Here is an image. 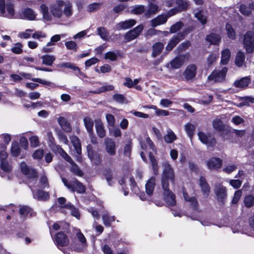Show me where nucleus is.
Instances as JSON below:
<instances>
[{"mask_svg":"<svg viewBox=\"0 0 254 254\" xmlns=\"http://www.w3.org/2000/svg\"><path fill=\"white\" fill-rule=\"evenodd\" d=\"M102 220L104 224L106 226H110L111 223L115 220L114 216H111L108 213H105L102 215Z\"/></svg>","mask_w":254,"mask_h":254,"instance_id":"40","label":"nucleus"},{"mask_svg":"<svg viewBox=\"0 0 254 254\" xmlns=\"http://www.w3.org/2000/svg\"><path fill=\"white\" fill-rule=\"evenodd\" d=\"M11 51L15 54H20L22 52V45L19 43H16L14 46L11 49Z\"/></svg>","mask_w":254,"mask_h":254,"instance_id":"64","label":"nucleus"},{"mask_svg":"<svg viewBox=\"0 0 254 254\" xmlns=\"http://www.w3.org/2000/svg\"><path fill=\"white\" fill-rule=\"evenodd\" d=\"M198 137L201 142L207 146H213L215 143V140L213 138L208 137L205 133L199 132Z\"/></svg>","mask_w":254,"mask_h":254,"instance_id":"18","label":"nucleus"},{"mask_svg":"<svg viewBox=\"0 0 254 254\" xmlns=\"http://www.w3.org/2000/svg\"><path fill=\"white\" fill-rule=\"evenodd\" d=\"M213 127L215 129L219 131L223 130L224 128L222 121L220 119H216L213 121Z\"/></svg>","mask_w":254,"mask_h":254,"instance_id":"52","label":"nucleus"},{"mask_svg":"<svg viewBox=\"0 0 254 254\" xmlns=\"http://www.w3.org/2000/svg\"><path fill=\"white\" fill-rule=\"evenodd\" d=\"M218 57V55L215 54H212L210 55L208 57L207 60V65L209 66L211 64H212Z\"/></svg>","mask_w":254,"mask_h":254,"instance_id":"63","label":"nucleus"},{"mask_svg":"<svg viewBox=\"0 0 254 254\" xmlns=\"http://www.w3.org/2000/svg\"><path fill=\"white\" fill-rule=\"evenodd\" d=\"M88 156L91 161L95 164H97L99 161V157L97 154H94L91 145L87 146Z\"/></svg>","mask_w":254,"mask_h":254,"instance_id":"32","label":"nucleus"},{"mask_svg":"<svg viewBox=\"0 0 254 254\" xmlns=\"http://www.w3.org/2000/svg\"><path fill=\"white\" fill-rule=\"evenodd\" d=\"M55 241L58 247L66 246L68 244L69 240L67 236L63 232L58 233L55 237Z\"/></svg>","mask_w":254,"mask_h":254,"instance_id":"13","label":"nucleus"},{"mask_svg":"<svg viewBox=\"0 0 254 254\" xmlns=\"http://www.w3.org/2000/svg\"><path fill=\"white\" fill-rule=\"evenodd\" d=\"M242 194V192L241 190H238L236 191L234 193V197L232 200L233 204H236L239 200Z\"/></svg>","mask_w":254,"mask_h":254,"instance_id":"62","label":"nucleus"},{"mask_svg":"<svg viewBox=\"0 0 254 254\" xmlns=\"http://www.w3.org/2000/svg\"><path fill=\"white\" fill-rule=\"evenodd\" d=\"M245 60V54L241 51H239L237 54L235 59V64L236 65L239 67L242 66L244 64Z\"/></svg>","mask_w":254,"mask_h":254,"instance_id":"37","label":"nucleus"},{"mask_svg":"<svg viewBox=\"0 0 254 254\" xmlns=\"http://www.w3.org/2000/svg\"><path fill=\"white\" fill-rule=\"evenodd\" d=\"M145 11V8L143 5H139L135 6L132 11L133 13L135 14H139L143 13Z\"/></svg>","mask_w":254,"mask_h":254,"instance_id":"60","label":"nucleus"},{"mask_svg":"<svg viewBox=\"0 0 254 254\" xmlns=\"http://www.w3.org/2000/svg\"><path fill=\"white\" fill-rule=\"evenodd\" d=\"M44 154V150L42 149H38L33 153V158L37 160H41L43 158Z\"/></svg>","mask_w":254,"mask_h":254,"instance_id":"53","label":"nucleus"},{"mask_svg":"<svg viewBox=\"0 0 254 254\" xmlns=\"http://www.w3.org/2000/svg\"><path fill=\"white\" fill-rule=\"evenodd\" d=\"M244 202L246 207H252L254 205V196L253 195H247L244 198Z\"/></svg>","mask_w":254,"mask_h":254,"instance_id":"45","label":"nucleus"},{"mask_svg":"<svg viewBox=\"0 0 254 254\" xmlns=\"http://www.w3.org/2000/svg\"><path fill=\"white\" fill-rule=\"evenodd\" d=\"M159 11L158 6L155 4L150 3L148 5L147 11L145 12V15L149 16L152 14H155Z\"/></svg>","mask_w":254,"mask_h":254,"instance_id":"42","label":"nucleus"},{"mask_svg":"<svg viewBox=\"0 0 254 254\" xmlns=\"http://www.w3.org/2000/svg\"><path fill=\"white\" fill-rule=\"evenodd\" d=\"M226 30L228 37L231 39H234L235 38V32L232 28V26L229 24L226 25Z\"/></svg>","mask_w":254,"mask_h":254,"instance_id":"50","label":"nucleus"},{"mask_svg":"<svg viewBox=\"0 0 254 254\" xmlns=\"http://www.w3.org/2000/svg\"><path fill=\"white\" fill-rule=\"evenodd\" d=\"M5 149V145L0 144V167L4 171L8 172L11 170V165L7 159L8 154Z\"/></svg>","mask_w":254,"mask_h":254,"instance_id":"4","label":"nucleus"},{"mask_svg":"<svg viewBox=\"0 0 254 254\" xmlns=\"http://www.w3.org/2000/svg\"><path fill=\"white\" fill-rule=\"evenodd\" d=\"M199 184L203 193L207 195L210 191V188L204 177L200 178Z\"/></svg>","mask_w":254,"mask_h":254,"instance_id":"31","label":"nucleus"},{"mask_svg":"<svg viewBox=\"0 0 254 254\" xmlns=\"http://www.w3.org/2000/svg\"><path fill=\"white\" fill-rule=\"evenodd\" d=\"M136 24V20L134 19H129L119 23L117 25V29L119 30H126L133 27Z\"/></svg>","mask_w":254,"mask_h":254,"instance_id":"19","label":"nucleus"},{"mask_svg":"<svg viewBox=\"0 0 254 254\" xmlns=\"http://www.w3.org/2000/svg\"><path fill=\"white\" fill-rule=\"evenodd\" d=\"M20 149L17 142H12L11 147V153L13 156L17 157L20 154Z\"/></svg>","mask_w":254,"mask_h":254,"instance_id":"46","label":"nucleus"},{"mask_svg":"<svg viewBox=\"0 0 254 254\" xmlns=\"http://www.w3.org/2000/svg\"><path fill=\"white\" fill-rule=\"evenodd\" d=\"M58 153L61 156L69 163H73V160L70 157L61 147H57Z\"/></svg>","mask_w":254,"mask_h":254,"instance_id":"47","label":"nucleus"},{"mask_svg":"<svg viewBox=\"0 0 254 254\" xmlns=\"http://www.w3.org/2000/svg\"><path fill=\"white\" fill-rule=\"evenodd\" d=\"M66 207V209L68 210L71 214L76 218L77 219H79L80 218V213L78 211V210L75 208L72 204L71 203H67L65 205Z\"/></svg>","mask_w":254,"mask_h":254,"instance_id":"36","label":"nucleus"},{"mask_svg":"<svg viewBox=\"0 0 254 254\" xmlns=\"http://www.w3.org/2000/svg\"><path fill=\"white\" fill-rule=\"evenodd\" d=\"M175 2L178 5L177 8L179 9L180 11L185 10L188 8V2L187 0H176Z\"/></svg>","mask_w":254,"mask_h":254,"instance_id":"43","label":"nucleus"},{"mask_svg":"<svg viewBox=\"0 0 254 254\" xmlns=\"http://www.w3.org/2000/svg\"><path fill=\"white\" fill-rule=\"evenodd\" d=\"M41 59L43 64L48 66H51L56 60L54 56L49 55H44L41 57Z\"/></svg>","mask_w":254,"mask_h":254,"instance_id":"33","label":"nucleus"},{"mask_svg":"<svg viewBox=\"0 0 254 254\" xmlns=\"http://www.w3.org/2000/svg\"><path fill=\"white\" fill-rule=\"evenodd\" d=\"M183 196L186 201L190 202V205L193 209H196L198 205L197 200L195 197H190L186 192V190L183 189Z\"/></svg>","mask_w":254,"mask_h":254,"instance_id":"26","label":"nucleus"},{"mask_svg":"<svg viewBox=\"0 0 254 254\" xmlns=\"http://www.w3.org/2000/svg\"><path fill=\"white\" fill-rule=\"evenodd\" d=\"M231 57L230 51L228 49H224L221 52V63L223 64H226L229 61Z\"/></svg>","mask_w":254,"mask_h":254,"instance_id":"35","label":"nucleus"},{"mask_svg":"<svg viewBox=\"0 0 254 254\" xmlns=\"http://www.w3.org/2000/svg\"><path fill=\"white\" fill-rule=\"evenodd\" d=\"M71 141L72 144L75 150V151L77 154L76 156L77 161L78 162L81 161V157L80 156V155L81 153V146L80 140L79 138L73 135L70 137Z\"/></svg>","mask_w":254,"mask_h":254,"instance_id":"14","label":"nucleus"},{"mask_svg":"<svg viewBox=\"0 0 254 254\" xmlns=\"http://www.w3.org/2000/svg\"><path fill=\"white\" fill-rule=\"evenodd\" d=\"M32 34V30L30 29H26L24 32H19L18 36L20 38L28 39Z\"/></svg>","mask_w":254,"mask_h":254,"instance_id":"57","label":"nucleus"},{"mask_svg":"<svg viewBox=\"0 0 254 254\" xmlns=\"http://www.w3.org/2000/svg\"><path fill=\"white\" fill-rule=\"evenodd\" d=\"M164 48V45L161 42L155 43L153 46L152 56L156 57L158 56L162 52Z\"/></svg>","mask_w":254,"mask_h":254,"instance_id":"38","label":"nucleus"},{"mask_svg":"<svg viewBox=\"0 0 254 254\" xmlns=\"http://www.w3.org/2000/svg\"><path fill=\"white\" fill-rule=\"evenodd\" d=\"M95 128L98 135L101 137H104L106 135L105 130L102 122L100 120L95 121Z\"/></svg>","mask_w":254,"mask_h":254,"instance_id":"27","label":"nucleus"},{"mask_svg":"<svg viewBox=\"0 0 254 254\" xmlns=\"http://www.w3.org/2000/svg\"><path fill=\"white\" fill-rule=\"evenodd\" d=\"M221 39V37L216 34L211 33L206 37V40L213 45L218 44Z\"/></svg>","mask_w":254,"mask_h":254,"instance_id":"29","label":"nucleus"},{"mask_svg":"<svg viewBox=\"0 0 254 254\" xmlns=\"http://www.w3.org/2000/svg\"><path fill=\"white\" fill-rule=\"evenodd\" d=\"M227 70L226 67L220 70H215L208 76V80L215 82H222L225 78Z\"/></svg>","mask_w":254,"mask_h":254,"instance_id":"7","label":"nucleus"},{"mask_svg":"<svg viewBox=\"0 0 254 254\" xmlns=\"http://www.w3.org/2000/svg\"><path fill=\"white\" fill-rule=\"evenodd\" d=\"M222 160L218 157H211L206 162V165L209 170H217L222 166Z\"/></svg>","mask_w":254,"mask_h":254,"instance_id":"11","label":"nucleus"},{"mask_svg":"<svg viewBox=\"0 0 254 254\" xmlns=\"http://www.w3.org/2000/svg\"><path fill=\"white\" fill-rule=\"evenodd\" d=\"M184 26V24L182 22H178L175 24L172 25V26L170 28V32L171 33H174L178 31L180 29H181Z\"/></svg>","mask_w":254,"mask_h":254,"instance_id":"51","label":"nucleus"},{"mask_svg":"<svg viewBox=\"0 0 254 254\" xmlns=\"http://www.w3.org/2000/svg\"><path fill=\"white\" fill-rule=\"evenodd\" d=\"M251 82V79L248 76L244 77L239 80H236L233 85L239 88H244L247 87Z\"/></svg>","mask_w":254,"mask_h":254,"instance_id":"20","label":"nucleus"},{"mask_svg":"<svg viewBox=\"0 0 254 254\" xmlns=\"http://www.w3.org/2000/svg\"><path fill=\"white\" fill-rule=\"evenodd\" d=\"M214 191L218 200H222L227 196L226 189L220 184H217L215 186Z\"/></svg>","mask_w":254,"mask_h":254,"instance_id":"15","label":"nucleus"},{"mask_svg":"<svg viewBox=\"0 0 254 254\" xmlns=\"http://www.w3.org/2000/svg\"><path fill=\"white\" fill-rule=\"evenodd\" d=\"M71 165V171L73 172L75 174L78 176H81L83 174L82 172L79 168L78 166L73 161V163H69Z\"/></svg>","mask_w":254,"mask_h":254,"instance_id":"54","label":"nucleus"},{"mask_svg":"<svg viewBox=\"0 0 254 254\" xmlns=\"http://www.w3.org/2000/svg\"><path fill=\"white\" fill-rule=\"evenodd\" d=\"M34 197L40 201H47L49 199L50 194L48 192L39 190L34 194Z\"/></svg>","mask_w":254,"mask_h":254,"instance_id":"28","label":"nucleus"},{"mask_svg":"<svg viewBox=\"0 0 254 254\" xmlns=\"http://www.w3.org/2000/svg\"><path fill=\"white\" fill-rule=\"evenodd\" d=\"M63 35H55L52 37L51 38V40L50 42H49L47 43L48 46H52L53 45H55V43H56L58 41H59L61 40V36H63Z\"/></svg>","mask_w":254,"mask_h":254,"instance_id":"59","label":"nucleus"},{"mask_svg":"<svg viewBox=\"0 0 254 254\" xmlns=\"http://www.w3.org/2000/svg\"><path fill=\"white\" fill-rule=\"evenodd\" d=\"M195 17L197 19L202 25H204L207 23V13L202 10H199L195 13Z\"/></svg>","mask_w":254,"mask_h":254,"instance_id":"30","label":"nucleus"},{"mask_svg":"<svg viewBox=\"0 0 254 254\" xmlns=\"http://www.w3.org/2000/svg\"><path fill=\"white\" fill-rule=\"evenodd\" d=\"M104 175L109 185L112 186L113 185L114 182L113 181V175L111 171L106 170L104 172Z\"/></svg>","mask_w":254,"mask_h":254,"instance_id":"55","label":"nucleus"},{"mask_svg":"<svg viewBox=\"0 0 254 254\" xmlns=\"http://www.w3.org/2000/svg\"><path fill=\"white\" fill-rule=\"evenodd\" d=\"M20 16L23 19L32 20V10L29 8H25L22 11Z\"/></svg>","mask_w":254,"mask_h":254,"instance_id":"44","label":"nucleus"},{"mask_svg":"<svg viewBox=\"0 0 254 254\" xmlns=\"http://www.w3.org/2000/svg\"><path fill=\"white\" fill-rule=\"evenodd\" d=\"M253 29V31L248 32L243 39L244 46L248 53H252L254 51V23Z\"/></svg>","mask_w":254,"mask_h":254,"instance_id":"3","label":"nucleus"},{"mask_svg":"<svg viewBox=\"0 0 254 254\" xmlns=\"http://www.w3.org/2000/svg\"><path fill=\"white\" fill-rule=\"evenodd\" d=\"M182 34L180 33H179L176 35H174L166 46V50L169 51H171L174 48V47L179 42L181 39L182 38Z\"/></svg>","mask_w":254,"mask_h":254,"instance_id":"23","label":"nucleus"},{"mask_svg":"<svg viewBox=\"0 0 254 254\" xmlns=\"http://www.w3.org/2000/svg\"><path fill=\"white\" fill-rule=\"evenodd\" d=\"M14 13V5L12 3H7L5 9V0H0V16L12 18Z\"/></svg>","mask_w":254,"mask_h":254,"instance_id":"5","label":"nucleus"},{"mask_svg":"<svg viewBox=\"0 0 254 254\" xmlns=\"http://www.w3.org/2000/svg\"><path fill=\"white\" fill-rule=\"evenodd\" d=\"M76 231V237L78 240L82 244L85 245L86 244V238L79 230L77 229Z\"/></svg>","mask_w":254,"mask_h":254,"instance_id":"61","label":"nucleus"},{"mask_svg":"<svg viewBox=\"0 0 254 254\" xmlns=\"http://www.w3.org/2000/svg\"><path fill=\"white\" fill-rule=\"evenodd\" d=\"M97 34L105 41H107L108 39L109 32L108 30L103 27H100L97 29Z\"/></svg>","mask_w":254,"mask_h":254,"instance_id":"39","label":"nucleus"},{"mask_svg":"<svg viewBox=\"0 0 254 254\" xmlns=\"http://www.w3.org/2000/svg\"><path fill=\"white\" fill-rule=\"evenodd\" d=\"M194 129H195L194 126L190 123H187L185 125V130H186L188 135L189 136V137L190 139H191V138L193 136Z\"/></svg>","mask_w":254,"mask_h":254,"instance_id":"48","label":"nucleus"},{"mask_svg":"<svg viewBox=\"0 0 254 254\" xmlns=\"http://www.w3.org/2000/svg\"><path fill=\"white\" fill-rule=\"evenodd\" d=\"M20 75L14 74H12L10 75V77L13 79V80L15 81H18L22 79L21 76L25 78H30L31 75L30 74H27L25 72H20Z\"/></svg>","mask_w":254,"mask_h":254,"instance_id":"49","label":"nucleus"},{"mask_svg":"<svg viewBox=\"0 0 254 254\" xmlns=\"http://www.w3.org/2000/svg\"><path fill=\"white\" fill-rule=\"evenodd\" d=\"M65 46L67 49L70 50L76 51L77 49V44L75 43V42L72 41L66 42L65 43Z\"/></svg>","mask_w":254,"mask_h":254,"instance_id":"58","label":"nucleus"},{"mask_svg":"<svg viewBox=\"0 0 254 254\" xmlns=\"http://www.w3.org/2000/svg\"><path fill=\"white\" fill-rule=\"evenodd\" d=\"M83 121L87 131L90 134H91L93 132V121L90 117H86L84 118Z\"/></svg>","mask_w":254,"mask_h":254,"instance_id":"34","label":"nucleus"},{"mask_svg":"<svg viewBox=\"0 0 254 254\" xmlns=\"http://www.w3.org/2000/svg\"><path fill=\"white\" fill-rule=\"evenodd\" d=\"M189 54L180 55L172 60L170 63L171 67L173 68L178 69L180 68L186 61L189 59Z\"/></svg>","mask_w":254,"mask_h":254,"instance_id":"8","label":"nucleus"},{"mask_svg":"<svg viewBox=\"0 0 254 254\" xmlns=\"http://www.w3.org/2000/svg\"><path fill=\"white\" fill-rule=\"evenodd\" d=\"M48 0H43L40 5V11L43 18L47 21L52 20V16L58 19L64 20L72 14V4L69 2L57 0L50 7V12L47 6Z\"/></svg>","mask_w":254,"mask_h":254,"instance_id":"1","label":"nucleus"},{"mask_svg":"<svg viewBox=\"0 0 254 254\" xmlns=\"http://www.w3.org/2000/svg\"><path fill=\"white\" fill-rule=\"evenodd\" d=\"M156 185V178L154 177H151L147 182L145 185V190L146 195L150 197L153 193Z\"/></svg>","mask_w":254,"mask_h":254,"instance_id":"16","label":"nucleus"},{"mask_svg":"<svg viewBox=\"0 0 254 254\" xmlns=\"http://www.w3.org/2000/svg\"><path fill=\"white\" fill-rule=\"evenodd\" d=\"M196 71V66L194 64H190L186 68L183 75L187 80H190L195 77Z\"/></svg>","mask_w":254,"mask_h":254,"instance_id":"12","label":"nucleus"},{"mask_svg":"<svg viewBox=\"0 0 254 254\" xmlns=\"http://www.w3.org/2000/svg\"><path fill=\"white\" fill-rule=\"evenodd\" d=\"M168 19V17L165 14H161L151 21V26L155 27L157 26L165 24Z\"/></svg>","mask_w":254,"mask_h":254,"instance_id":"22","label":"nucleus"},{"mask_svg":"<svg viewBox=\"0 0 254 254\" xmlns=\"http://www.w3.org/2000/svg\"><path fill=\"white\" fill-rule=\"evenodd\" d=\"M162 166L163 168L162 177L161 184L162 188H167L169 187V181L174 185L175 181V175L174 170L168 161H164L162 163Z\"/></svg>","mask_w":254,"mask_h":254,"instance_id":"2","label":"nucleus"},{"mask_svg":"<svg viewBox=\"0 0 254 254\" xmlns=\"http://www.w3.org/2000/svg\"><path fill=\"white\" fill-rule=\"evenodd\" d=\"M106 151L111 155L116 153V145L115 142L110 138H106L105 140Z\"/></svg>","mask_w":254,"mask_h":254,"instance_id":"21","label":"nucleus"},{"mask_svg":"<svg viewBox=\"0 0 254 254\" xmlns=\"http://www.w3.org/2000/svg\"><path fill=\"white\" fill-rule=\"evenodd\" d=\"M58 122L62 129L65 132H69L71 130V127L66 120L62 117L58 119Z\"/></svg>","mask_w":254,"mask_h":254,"instance_id":"25","label":"nucleus"},{"mask_svg":"<svg viewBox=\"0 0 254 254\" xmlns=\"http://www.w3.org/2000/svg\"><path fill=\"white\" fill-rule=\"evenodd\" d=\"M59 67H65L67 68H70L75 72V74L77 76H84V74L80 71L79 67L76 66L74 64L71 63H62L58 65H57Z\"/></svg>","mask_w":254,"mask_h":254,"instance_id":"17","label":"nucleus"},{"mask_svg":"<svg viewBox=\"0 0 254 254\" xmlns=\"http://www.w3.org/2000/svg\"><path fill=\"white\" fill-rule=\"evenodd\" d=\"M118 57V55L114 52H108L105 54L104 58L109 59L111 61H115Z\"/></svg>","mask_w":254,"mask_h":254,"instance_id":"56","label":"nucleus"},{"mask_svg":"<svg viewBox=\"0 0 254 254\" xmlns=\"http://www.w3.org/2000/svg\"><path fill=\"white\" fill-rule=\"evenodd\" d=\"M149 156L153 173L155 175H157L158 174L159 169L157 161L155 157L150 153H149Z\"/></svg>","mask_w":254,"mask_h":254,"instance_id":"41","label":"nucleus"},{"mask_svg":"<svg viewBox=\"0 0 254 254\" xmlns=\"http://www.w3.org/2000/svg\"><path fill=\"white\" fill-rule=\"evenodd\" d=\"M144 28L143 25H138L131 30L127 32L125 35V39L127 41H130L137 38Z\"/></svg>","mask_w":254,"mask_h":254,"instance_id":"9","label":"nucleus"},{"mask_svg":"<svg viewBox=\"0 0 254 254\" xmlns=\"http://www.w3.org/2000/svg\"><path fill=\"white\" fill-rule=\"evenodd\" d=\"M164 190V198L167 204L169 206H173L176 204V197L172 191L170 190L169 187L167 188H163Z\"/></svg>","mask_w":254,"mask_h":254,"instance_id":"10","label":"nucleus"},{"mask_svg":"<svg viewBox=\"0 0 254 254\" xmlns=\"http://www.w3.org/2000/svg\"><path fill=\"white\" fill-rule=\"evenodd\" d=\"M177 139L175 133L169 128L167 130V133L164 136V139L167 143H172Z\"/></svg>","mask_w":254,"mask_h":254,"instance_id":"24","label":"nucleus"},{"mask_svg":"<svg viewBox=\"0 0 254 254\" xmlns=\"http://www.w3.org/2000/svg\"><path fill=\"white\" fill-rule=\"evenodd\" d=\"M62 182L65 186L72 191H77L78 193H83L85 192V187L76 180L68 182L66 179L63 178Z\"/></svg>","mask_w":254,"mask_h":254,"instance_id":"6","label":"nucleus"}]
</instances>
